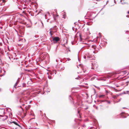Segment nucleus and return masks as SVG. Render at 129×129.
Returning a JSON list of instances; mask_svg holds the SVG:
<instances>
[{"label": "nucleus", "instance_id": "15", "mask_svg": "<svg viewBox=\"0 0 129 129\" xmlns=\"http://www.w3.org/2000/svg\"><path fill=\"white\" fill-rule=\"evenodd\" d=\"M26 86V84L25 83H24L22 84V87H24Z\"/></svg>", "mask_w": 129, "mask_h": 129}, {"label": "nucleus", "instance_id": "4", "mask_svg": "<svg viewBox=\"0 0 129 129\" xmlns=\"http://www.w3.org/2000/svg\"><path fill=\"white\" fill-rule=\"evenodd\" d=\"M21 104L22 105V106H24L25 105V104H24V101H23L22 99H20L19 100Z\"/></svg>", "mask_w": 129, "mask_h": 129}, {"label": "nucleus", "instance_id": "40", "mask_svg": "<svg viewBox=\"0 0 129 129\" xmlns=\"http://www.w3.org/2000/svg\"><path fill=\"white\" fill-rule=\"evenodd\" d=\"M23 13H25V12L24 11H23Z\"/></svg>", "mask_w": 129, "mask_h": 129}, {"label": "nucleus", "instance_id": "23", "mask_svg": "<svg viewBox=\"0 0 129 129\" xmlns=\"http://www.w3.org/2000/svg\"><path fill=\"white\" fill-rule=\"evenodd\" d=\"M94 47H95V46L94 45H92V48H93L94 49H95V48Z\"/></svg>", "mask_w": 129, "mask_h": 129}, {"label": "nucleus", "instance_id": "19", "mask_svg": "<svg viewBox=\"0 0 129 129\" xmlns=\"http://www.w3.org/2000/svg\"><path fill=\"white\" fill-rule=\"evenodd\" d=\"M64 67L61 68V69L60 70V71H62V70H64Z\"/></svg>", "mask_w": 129, "mask_h": 129}, {"label": "nucleus", "instance_id": "56", "mask_svg": "<svg viewBox=\"0 0 129 129\" xmlns=\"http://www.w3.org/2000/svg\"><path fill=\"white\" fill-rule=\"evenodd\" d=\"M94 90L95 91V89H94Z\"/></svg>", "mask_w": 129, "mask_h": 129}, {"label": "nucleus", "instance_id": "29", "mask_svg": "<svg viewBox=\"0 0 129 129\" xmlns=\"http://www.w3.org/2000/svg\"><path fill=\"white\" fill-rule=\"evenodd\" d=\"M107 103H108V104H110V101H107Z\"/></svg>", "mask_w": 129, "mask_h": 129}, {"label": "nucleus", "instance_id": "44", "mask_svg": "<svg viewBox=\"0 0 129 129\" xmlns=\"http://www.w3.org/2000/svg\"><path fill=\"white\" fill-rule=\"evenodd\" d=\"M79 36H80V38H81V35H79Z\"/></svg>", "mask_w": 129, "mask_h": 129}, {"label": "nucleus", "instance_id": "35", "mask_svg": "<svg viewBox=\"0 0 129 129\" xmlns=\"http://www.w3.org/2000/svg\"><path fill=\"white\" fill-rule=\"evenodd\" d=\"M105 100H103V101H101V102H105Z\"/></svg>", "mask_w": 129, "mask_h": 129}, {"label": "nucleus", "instance_id": "1", "mask_svg": "<svg viewBox=\"0 0 129 129\" xmlns=\"http://www.w3.org/2000/svg\"><path fill=\"white\" fill-rule=\"evenodd\" d=\"M53 43H56L60 40V38L58 37H55L52 38Z\"/></svg>", "mask_w": 129, "mask_h": 129}, {"label": "nucleus", "instance_id": "57", "mask_svg": "<svg viewBox=\"0 0 129 129\" xmlns=\"http://www.w3.org/2000/svg\"><path fill=\"white\" fill-rule=\"evenodd\" d=\"M31 101H30V102H29V103H31Z\"/></svg>", "mask_w": 129, "mask_h": 129}, {"label": "nucleus", "instance_id": "60", "mask_svg": "<svg viewBox=\"0 0 129 129\" xmlns=\"http://www.w3.org/2000/svg\"><path fill=\"white\" fill-rule=\"evenodd\" d=\"M92 69H93V68H92Z\"/></svg>", "mask_w": 129, "mask_h": 129}, {"label": "nucleus", "instance_id": "36", "mask_svg": "<svg viewBox=\"0 0 129 129\" xmlns=\"http://www.w3.org/2000/svg\"><path fill=\"white\" fill-rule=\"evenodd\" d=\"M3 115H0V117H3Z\"/></svg>", "mask_w": 129, "mask_h": 129}, {"label": "nucleus", "instance_id": "45", "mask_svg": "<svg viewBox=\"0 0 129 129\" xmlns=\"http://www.w3.org/2000/svg\"><path fill=\"white\" fill-rule=\"evenodd\" d=\"M126 17H129V16H128V15H126Z\"/></svg>", "mask_w": 129, "mask_h": 129}, {"label": "nucleus", "instance_id": "30", "mask_svg": "<svg viewBox=\"0 0 129 129\" xmlns=\"http://www.w3.org/2000/svg\"><path fill=\"white\" fill-rule=\"evenodd\" d=\"M6 0H2V1L3 2H5Z\"/></svg>", "mask_w": 129, "mask_h": 129}, {"label": "nucleus", "instance_id": "28", "mask_svg": "<svg viewBox=\"0 0 129 129\" xmlns=\"http://www.w3.org/2000/svg\"><path fill=\"white\" fill-rule=\"evenodd\" d=\"M68 48L69 49H68V51H70V50L69 49V48H70L69 47L68 48Z\"/></svg>", "mask_w": 129, "mask_h": 129}, {"label": "nucleus", "instance_id": "18", "mask_svg": "<svg viewBox=\"0 0 129 129\" xmlns=\"http://www.w3.org/2000/svg\"><path fill=\"white\" fill-rule=\"evenodd\" d=\"M122 117L123 118H125L126 117L124 115H122Z\"/></svg>", "mask_w": 129, "mask_h": 129}, {"label": "nucleus", "instance_id": "17", "mask_svg": "<svg viewBox=\"0 0 129 129\" xmlns=\"http://www.w3.org/2000/svg\"><path fill=\"white\" fill-rule=\"evenodd\" d=\"M5 118L4 119L3 118V119H4V120H5L6 119H7L8 117V116H6V115L5 116Z\"/></svg>", "mask_w": 129, "mask_h": 129}, {"label": "nucleus", "instance_id": "20", "mask_svg": "<svg viewBox=\"0 0 129 129\" xmlns=\"http://www.w3.org/2000/svg\"><path fill=\"white\" fill-rule=\"evenodd\" d=\"M78 113L79 114L80 116V111L78 109Z\"/></svg>", "mask_w": 129, "mask_h": 129}, {"label": "nucleus", "instance_id": "21", "mask_svg": "<svg viewBox=\"0 0 129 129\" xmlns=\"http://www.w3.org/2000/svg\"><path fill=\"white\" fill-rule=\"evenodd\" d=\"M94 86L95 87L97 88L98 89H100V88L99 87H96V86Z\"/></svg>", "mask_w": 129, "mask_h": 129}, {"label": "nucleus", "instance_id": "55", "mask_svg": "<svg viewBox=\"0 0 129 129\" xmlns=\"http://www.w3.org/2000/svg\"><path fill=\"white\" fill-rule=\"evenodd\" d=\"M93 53H95V51H93Z\"/></svg>", "mask_w": 129, "mask_h": 129}, {"label": "nucleus", "instance_id": "11", "mask_svg": "<svg viewBox=\"0 0 129 129\" xmlns=\"http://www.w3.org/2000/svg\"><path fill=\"white\" fill-rule=\"evenodd\" d=\"M118 96V95H117L115 96H113V98H114V99H116L117 98Z\"/></svg>", "mask_w": 129, "mask_h": 129}, {"label": "nucleus", "instance_id": "10", "mask_svg": "<svg viewBox=\"0 0 129 129\" xmlns=\"http://www.w3.org/2000/svg\"><path fill=\"white\" fill-rule=\"evenodd\" d=\"M49 33L50 35H51V37L52 38L53 37L52 35H53V33H51V31H50V32H49Z\"/></svg>", "mask_w": 129, "mask_h": 129}, {"label": "nucleus", "instance_id": "13", "mask_svg": "<svg viewBox=\"0 0 129 129\" xmlns=\"http://www.w3.org/2000/svg\"><path fill=\"white\" fill-rule=\"evenodd\" d=\"M2 111H1L2 112H3V114H5V112L4 111V110L3 109H2Z\"/></svg>", "mask_w": 129, "mask_h": 129}, {"label": "nucleus", "instance_id": "52", "mask_svg": "<svg viewBox=\"0 0 129 129\" xmlns=\"http://www.w3.org/2000/svg\"><path fill=\"white\" fill-rule=\"evenodd\" d=\"M9 59H11V58H10V57H9Z\"/></svg>", "mask_w": 129, "mask_h": 129}, {"label": "nucleus", "instance_id": "5", "mask_svg": "<svg viewBox=\"0 0 129 129\" xmlns=\"http://www.w3.org/2000/svg\"><path fill=\"white\" fill-rule=\"evenodd\" d=\"M57 28L56 27V26H54V27H53L52 28H50V29L49 30H57Z\"/></svg>", "mask_w": 129, "mask_h": 129}, {"label": "nucleus", "instance_id": "41", "mask_svg": "<svg viewBox=\"0 0 129 129\" xmlns=\"http://www.w3.org/2000/svg\"><path fill=\"white\" fill-rule=\"evenodd\" d=\"M0 28L1 29H2V28H3V27H2H2H0Z\"/></svg>", "mask_w": 129, "mask_h": 129}, {"label": "nucleus", "instance_id": "49", "mask_svg": "<svg viewBox=\"0 0 129 129\" xmlns=\"http://www.w3.org/2000/svg\"><path fill=\"white\" fill-rule=\"evenodd\" d=\"M114 3H115L116 2L115 0L114 1Z\"/></svg>", "mask_w": 129, "mask_h": 129}, {"label": "nucleus", "instance_id": "2", "mask_svg": "<svg viewBox=\"0 0 129 129\" xmlns=\"http://www.w3.org/2000/svg\"><path fill=\"white\" fill-rule=\"evenodd\" d=\"M19 79H20V78H18L17 79V81H16V83L15 84V85H14V87H15L16 88V86H17L18 84L19 83V82H20Z\"/></svg>", "mask_w": 129, "mask_h": 129}, {"label": "nucleus", "instance_id": "26", "mask_svg": "<svg viewBox=\"0 0 129 129\" xmlns=\"http://www.w3.org/2000/svg\"><path fill=\"white\" fill-rule=\"evenodd\" d=\"M0 45L1 46H2V44L1 42H0Z\"/></svg>", "mask_w": 129, "mask_h": 129}, {"label": "nucleus", "instance_id": "8", "mask_svg": "<svg viewBox=\"0 0 129 129\" xmlns=\"http://www.w3.org/2000/svg\"><path fill=\"white\" fill-rule=\"evenodd\" d=\"M124 1V0H120V2L122 4L124 5V4H128V3H127L125 2H122V1Z\"/></svg>", "mask_w": 129, "mask_h": 129}, {"label": "nucleus", "instance_id": "39", "mask_svg": "<svg viewBox=\"0 0 129 129\" xmlns=\"http://www.w3.org/2000/svg\"><path fill=\"white\" fill-rule=\"evenodd\" d=\"M108 3V1H107L106 2V4H107Z\"/></svg>", "mask_w": 129, "mask_h": 129}, {"label": "nucleus", "instance_id": "47", "mask_svg": "<svg viewBox=\"0 0 129 129\" xmlns=\"http://www.w3.org/2000/svg\"><path fill=\"white\" fill-rule=\"evenodd\" d=\"M127 13L129 14V11L127 12Z\"/></svg>", "mask_w": 129, "mask_h": 129}, {"label": "nucleus", "instance_id": "34", "mask_svg": "<svg viewBox=\"0 0 129 129\" xmlns=\"http://www.w3.org/2000/svg\"><path fill=\"white\" fill-rule=\"evenodd\" d=\"M79 78H78V77H77V78H76L75 79H79Z\"/></svg>", "mask_w": 129, "mask_h": 129}, {"label": "nucleus", "instance_id": "24", "mask_svg": "<svg viewBox=\"0 0 129 129\" xmlns=\"http://www.w3.org/2000/svg\"><path fill=\"white\" fill-rule=\"evenodd\" d=\"M67 59L68 60V61L71 60V59H70V58H67Z\"/></svg>", "mask_w": 129, "mask_h": 129}, {"label": "nucleus", "instance_id": "25", "mask_svg": "<svg viewBox=\"0 0 129 129\" xmlns=\"http://www.w3.org/2000/svg\"><path fill=\"white\" fill-rule=\"evenodd\" d=\"M90 23H87V24L88 25H90L89 24Z\"/></svg>", "mask_w": 129, "mask_h": 129}, {"label": "nucleus", "instance_id": "33", "mask_svg": "<svg viewBox=\"0 0 129 129\" xmlns=\"http://www.w3.org/2000/svg\"><path fill=\"white\" fill-rule=\"evenodd\" d=\"M41 23L42 24V25L43 27V23L42 21H41Z\"/></svg>", "mask_w": 129, "mask_h": 129}, {"label": "nucleus", "instance_id": "7", "mask_svg": "<svg viewBox=\"0 0 129 129\" xmlns=\"http://www.w3.org/2000/svg\"><path fill=\"white\" fill-rule=\"evenodd\" d=\"M12 123H14L15 125H17L19 126V127H20V126L19 124H18L16 122H15L14 121H13L12 122Z\"/></svg>", "mask_w": 129, "mask_h": 129}, {"label": "nucleus", "instance_id": "31", "mask_svg": "<svg viewBox=\"0 0 129 129\" xmlns=\"http://www.w3.org/2000/svg\"><path fill=\"white\" fill-rule=\"evenodd\" d=\"M83 57H84V59H86V57L85 56H84Z\"/></svg>", "mask_w": 129, "mask_h": 129}, {"label": "nucleus", "instance_id": "53", "mask_svg": "<svg viewBox=\"0 0 129 129\" xmlns=\"http://www.w3.org/2000/svg\"><path fill=\"white\" fill-rule=\"evenodd\" d=\"M99 34L100 35L101 34V33H99Z\"/></svg>", "mask_w": 129, "mask_h": 129}, {"label": "nucleus", "instance_id": "14", "mask_svg": "<svg viewBox=\"0 0 129 129\" xmlns=\"http://www.w3.org/2000/svg\"><path fill=\"white\" fill-rule=\"evenodd\" d=\"M53 73H54L55 74H56L57 73V71L55 70H53Z\"/></svg>", "mask_w": 129, "mask_h": 129}, {"label": "nucleus", "instance_id": "51", "mask_svg": "<svg viewBox=\"0 0 129 129\" xmlns=\"http://www.w3.org/2000/svg\"><path fill=\"white\" fill-rule=\"evenodd\" d=\"M94 77H93V78H91V79H92L93 78V79H94Z\"/></svg>", "mask_w": 129, "mask_h": 129}, {"label": "nucleus", "instance_id": "59", "mask_svg": "<svg viewBox=\"0 0 129 129\" xmlns=\"http://www.w3.org/2000/svg\"><path fill=\"white\" fill-rule=\"evenodd\" d=\"M120 99L119 100V101H120Z\"/></svg>", "mask_w": 129, "mask_h": 129}, {"label": "nucleus", "instance_id": "48", "mask_svg": "<svg viewBox=\"0 0 129 129\" xmlns=\"http://www.w3.org/2000/svg\"><path fill=\"white\" fill-rule=\"evenodd\" d=\"M96 109H98V107H96Z\"/></svg>", "mask_w": 129, "mask_h": 129}, {"label": "nucleus", "instance_id": "37", "mask_svg": "<svg viewBox=\"0 0 129 129\" xmlns=\"http://www.w3.org/2000/svg\"><path fill=\"white\" fill-rule=\"evenodd\" d=\"M26 7H23V9H25V8H26Z\"/></svg>", "mask_w": 129, "mask_h": 129}, {"label": "nucleus", "instance_id": "3", "mask_svg": "<svg viewBox=\"0 0 129 129\" xmlns=\"http://www.w3.org/2000/svg\"><path fill=\"white\" fill-rule=\"evenodd\" d=\"M38 35H36L33 37V39L34 40H37L38 39Z\"/></svg>", "mask_w": 129, "mask_h": 129}, {"label": "nucleus", "instance_id": "32", "mask_svg": "<svg viewBox=\"0 0 129 129\" xmlns=\"http://www.w3.org/2000/svg\"><path fill=\"white\" fill-rule=\"evenodd\" d=\"M115 91L116 92L118 91V90L116 89H115Z\"/></svg>", "mask_w": 129, "mask_h": 129}, {"label": "nucleus", "instance_id": "22", "mask_svg": "<svg viewBox=\"0 0 129 129\" xmlns=\"http://www.w3.org/2000/svg\"><path fill=\"white\" fill-rule=\"evenodd\" d=\"M87 58H88V59L89 58V59H90L91 58V57H89V56H87Z\"/></svg>", "mask_w": 129, "mask_h": 129}, {"label": "nucleus", "instance_id": "46", "mask_svg": "<svg viewBox=\"0 0 129 129\" xmlns=\"http://www.w3.org/2000/svg\"><path fill=\"white\" fill-rule=\"evenodd\" d=\"M119 86V85H117V86H116V87H118Z\"/></svg>", "mask_w": 129, "mask_h": 129}, {"label": "nucleus", "instance_id": "61", "mask_svg": "<svg viewBox=\"0 0 129 129\" xmlns=\"http://www.w3.org/2000/svg\"><path fill=\"white\" fill-rule=\"evenodd\" d=\"M106 43L107 44V42H106Z\"/></svg>", "mask_w": 129, "mask_h": 129}, {"label": "nucleus", "instance_id": "16", "mask_svg": "<svg viewBox=\"0 0 129 129\" xmlns=\"http://www.w3.org/2000/svg\"><path fill=\"white\" fill-rule=\"evenodd\" d=\"M53 30H50V31H51L52 33L53 34V33H54L55 32H56V31H53Z\"/></svg>", "mask_w": 129, "mask_h": 129}, {"label": "nucleus", "instance_id": "50", "mask_svg": "<svg viewBox=\"0 0 129 129\" xmlns=\"http://www.w3.org/2000/svg\"><path fill=\"white\" fill-rule=\"evenodd\" d=\"M20 107L21 108H22V106H20Z\"/></svg>", "mask_w": 129, "mask_h": 129}, {"label": "nucleus", "instance_id": "6", "mask_svg": "<svg viewBox=\"0 0 129 129\" xmlns=\"http://www.w3.org/2000/svg\"><path fill=\"white\" fill-rule=\"evenodd\" d=\"M30 105H28L27 106H26L25 107V109L27 110H28L30 108Z\"/></svg>", "mask_w": 129, "mask_h": 129}, {"label": "nucleus", "instance_id": "9", "mask_svg": "<svg viewBox=\"0 0 129 129\" xmlns=\"http://www.w3.org/2000/svg\"><path fill=\"white\" fill-rule=\"evenodd\" d=\"M69 99L71 101H72V100H73V99L72 96L71 95H70L69 97Z\"/></svg>", "mask_w": 129, "mask_h": 129}, {"label": "nucleus", "instance_id": "42", "mask_svg": "<svg viewBox=\"0 0 129 129\" xmlns=\"http://www.w3.org/2000/svg\"><path fill=\"white\" fill-rule=\"evenodd\" d=\"M26 71H29V70H26Z\"/></svg>", "mask_w": 129, "mask_h": 129}, {"label": "nucleus", "instance_id": "27", "mask_svg": "<svg viewBox=\"0 0 129 129\" xmlns=\"http://www.w3.org/2000/svg\"><path fill=\"white\" fill-rule=\"evenodd\" d=\"M48 78L50 79H51V77H50L49 76H48Z\"/></svg>", "mask_w": 129, "mask_h": 129}, {"label": "nucleus", "instance_id": "58", "mask_svg": "<svg viewBox=\"0 0 129 129\" xmlns=\"http://www.w3.org/2000/svg\"><path fill=\"white\" fill-rule=\"evenodd\" d=\"M72 44H73V42L72 43Z\"/></svg>", "mask_w": 129, "mask_h": 129}, {"label": "nucleus", "instance_id": "12", "mask_svg": "<svg viewBox=\"0 0 129 129\" xmlns=\"http://www.w3.org/2000/svg\"><path fill=\"white\" fill-rule=\"evenodd\" d=\"M105 96L104 95H99V97L100 98H101L104 97Z\"/></svg>", "mask_w": 129, "mask_h": 129}, {"label": "nucleus", "instance_id": "43", "mask_svg": "<svg viewBox=\"0 0 129 129\" xmlns=\"http://www.w3.org/2000/svg\"><path fill=\"white\" fill-rule=\"evenodd\" d=\"M10 122V123H9V124H11L12 123V122Z\"/></svg>", "mask_w": 129, "mask_h": 129}, {"label": "nucleus", "instance_id": "38", "mask_svg": "<svg viewBox=\"0 0 129 129\" xmlns=\"http://www.w3.org/2000/svg\"><path fill=\"white\" fill-rule=\"evenodd\" d=\"M88 107H87L86 108H85V110H87V109H88Z\"/></svg>", "mask_w": 129, "mask_h": 129}, {"label": "nucleus", "instance_id": "54", "mask_svg": "<svg viewBox=\"0 0 129 129\" xmlns=\"http://www.w3.org/2000/svg\"><path fill=\"white\" fill-rule=\"evenodd\" d=\"M125 108H125V107L123 108V109Z\"/></svg>", "mask_w": 129, "mask_h": 129}]
</instances>
